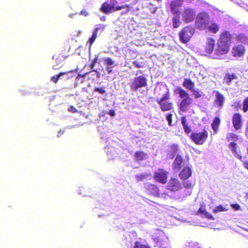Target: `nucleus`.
I'll list each match as a JSON object with an SVG mask.
<instances>
[{
  "label": "nucleus",
  "instance_id": "45",
  "mask_svg": "<svg viewBox=\"0 0 248 248\" xmlns=\"http://www.w3.org/2000/svg\"><path fill=\"white\" fill-rule=\"evenodd\" d=\"M68 72H70V74L64 75L67 76L68 78H72L75 77L74 74L76 73V72L74 70L68 71Z\"/></svg>",
  "mask_w": 248,
  "mask_h": 248
},
{
  "label": "nucleus",
  "instance_id": "33",
  "mask_svg": "<svg viewBox=\"0 0 248 248\" xmlns=\"http://www.w3.org/2000/svg\"><path fill=\"white\" fill-rule=\"evenodd\" d=\"M181 22L180 20L179 15H177L172 18V26L174 28H177L180 27Z\"/></svg>",
  "mask_w": 248,
  "mask_h": 248
},
{
  "label": "nucleus",
  "instance_id": "41",
  "mask_svg": "<svg viewBox=\"0 0 248 248\" xmlns=\"http://www.w3.org/2000/svg\"><path fill=\"white\" fill-rule=\"evenodd\" d=\"M104 64L107 65H114V61L110 57H108L104 60Z\"/></svg>",
  "mask_w": 248,
  "mask_h": 248
},
{
  "label": "nucleus",
  "instance_id": "40",
  "mask_svg": "<svg viewBox=\"0 0 248 248\" xmlns=\"http://www.w3.org/2000/svg\"><path fill=\"white\" fill-rule=\"evenodd\" d=\"M226 211V209L222 205H219L216 207L213 210L214 213Z\"/></svg>",
  "mask_w": 248,
  "mask_h": 248
},
{
  "label": "nucleus",
  "instance_id": "49",
  "mask_svg": "<svg viewBox=\"0 0 248 248\" xmlns=\"http://www.w3.org/2000/svg\"><path fill=\"white\" fill-rule=\"evenodd\" d=\"M68 110L69 112H71L72 113H75V112H77V111H78L77 109H76V108L73 106H70V107L68 108Z\"/></svg>",
  "mask_w": 248,
  "mask_h": 248
},
{
  "label": "nucleus",
  "instance_id": "27",
  "mask_svg": "<svg viewBox=\"0 0 248 248\" xmlns=\"http://www.w3.org/2000/svg\"><path fill=\"white\" fill-rule=\"evenodd\" d=\"M219 26L217 23H212L210 24H209L206 30H208L210 32L216 34L219 31Z\"/></svg>",
  "mask_w": 248,
  "mask_h": 248
},
{
  "label": "nucleus",
  "instance_id": "24",
  "mask_svg": "<svg viewBox=\"0 0 248 248\" xmlns=\"http://www.w3.org/2000/svg\"><path fill=\"white\" fill-rule=\"evenodd\" d=\"M148 157L147 153L143 151H136L135 153V159L139 162L146 159Z\"/></svg>",
  "mask_w": 248,
  "mask_h": 248
},
{
  "label": "nucleus",
  "instance_id": "28",
  "mask_svg": "<svg viewBox=\"0 0 248 248\" xmlns=\"http://www.w3.org/2000/svg\"><path fill=\"white\" fill-rule=\"evenodd\" d=\"M183 86L187 90L190 91L192 90L195 86L194 82L190 78H185L183 83Z\"/></svg>",
  "mask_w": 248,
  "mask_h": 248
},
{
  "label": "nucleus",
  "instance_id": "54",
  "mask_svg": "<svg viewBox=\"0 0 248 248\" xmlns=\"http://www.w3.org/2000/svg\"><path fill=\"white\" fill-rule=\"evenodd\" d=\"M108 114H109L111 116H114L115 115V110L114 109H110L109 110Z\"/></svg>",
  "mask_w": 248,
  "mask_h": 248
},
{
  "label": "nucleus",
  "instance_id": "26",
  "mask_svg": "<svg viewBox=\"0 0 248 248\" xmlns=\"http://www.w3.org/2000/svg\"><path fill=\"white\" fill-rule=\"evenodd\" d=\"M220 124V119L218 117H215L211 124L212 128L215 133H217L218 132Z\"/></svg>",
  "mask_w": 248,
  "mask_h": 248
},
{
  "label": "nucleus",
  "instance_id": "36",
  "mask_svg": "<svg viewBox=\"0 0 248 248\" xmlns=\"http://www.w3.org/2000/svg\"><path fill=\"white\" fill-rule=\"evenodd\" d=\"M237 41L241 42H245L247 40V36L244 34H239L236 36Z\"/></svg>",
  "mask_w": 248,
  "mask_h": 248
},
{
  "label": "nucleus",
  "instance_id": "21",
  "mask_svg": "<svg viewBox=\"0 0 248 248\" xmlns=\"http://www.w3.org/2000/svg\"><path fill=\"white\" fill-rule=\"evenodd\" d=\"M106 27V25H100L98 27H96L93 30V34L92 36L89 38V42L90 43V46L92 45L93 42L95 41L96 38L97 36V33L99 31H103Z\"/></svg>",
  "mask_w": 248,
  "mask_h": 248
},
{
  "label": "nucleus",
  "instance_id": "60",
  "mask_svg": "<svg viewBox=\"0 0 248 248\" xmlns=\"http://www.w3.org/2000/svg\"><path fill=\"white\" fill-rule=\"evenodd\" d=\"M157 1H161V0H156Z\"/></svg>",
  "mask_w": 248,
  "mask_h": 248
},
{
  "label": "nucleus",
  "instance_id": "13",
  "mask_svg": "<svg viewBox=\"0 0 248 248\" xmlns=\"http://www.w3.org/2000/svg\"><path fill=\"white\" fill-rule=\"evenodd\" d=\"M232 123L236 130L238 131L241 129L242 126V115L239 113H234L232 116Z\"/></svg>",
  "mask_w": 248,
  "mask_h": 248
},
{
  "label": "nucleus",
  "instance_id": "1",
  "mask_svg": "<svg viewBox=\"0 0 248 248\" xmlns=\"http://www.w3.org/2000/svg\"><path fill=\"white\" fill-rule=\"evenodd\" d=\"M156 95V102L160 106L161 110L163 112L170 111L173 108V104L169 102L170 99V92L168 89L162 87H157L155 90Z\"/></svg>",
  "mask_w": 248,
  "mask_h": 248
},
{
  "label": "nucleus",
  "instance_id": "12",
  "mask_svg": "<svg viewBox=\"0 0 248 248\" xmlns=\"http://www.w3.org/2000/svg\"><path fill=\"white\" fill-rule=\"evenodd\" d=\"M246 49L243 45H235L232 49V55L234 57H241L244 55Z\"/></svg>",
  "mask_w": 248,
  "mask_h": 248
},
{
  "label": "nucleus",
  "instance_id": "58",
  "mask_svg": "<svg viewBox=\"0 0 248 248\" xmlns=\"http://www.w3.org/2000/svg\"><path fill=\"white\" fill-rule=\"evenodd\" d=\"M246 132L248 133V124H247L246 127Z\"/></svg>",
  "mask_w": 248,
  "mask_h": 248
},
{
  "label": "nucleus",
  "instance_id": "17",
  "mask_svg": "<svg viewBox=\"0 0 248 248\" xmlns=\"http://www.w3.org/2000/svg\"><path fill=\"white\" fill-rule=\"evenodd\" d=\"M146 189L147 190L148 194L152 195L155 197L160 196V190L158 186L153 184H148L146 186Z\"/></svg>",
  "mask_w": 248,
  "mask_h": 248
},
{
  "label": "nucleus",
  "instance_id": "42",
  "mask_svg": "<svg viewBox=\"0 0 248 248\" xmlns=\"http://www.w3.org/2000/svg\"><path fill=\"white\" fill-rule=\"evenodd\" d=\"M170 150L173 153H176L178 151L179 147L177 144H173L170 146Z\"/></svg>",
  "mask_w": 248,
  "mask_h": 248
},
{
  "label": "nucleus",
  "instance_id": "31",
  "mask_svg": "<svg viewBox=\"0 0 248 248\" xmlns=\"http://www.w3.org/2000/svg\"><path fill=\"white\" fill-rule=\"evenodd\" d=\"M70 74V72H60L58 75H55L51 78V81L55 83H56L59 79H60L61 76H63L65 74Z\"/></svg>",
  "mask_w": 248,
  "mask_h": 248
},
{
  "label": "nucleus",
  "instance_id": "37",
  "mask_svg": "<svg viewBox=\"0 0 248 248\" xmlns=\"http://www.w3.org/2000/svg\"><path fill=\"white\" fill-rule=\"evenodd\" d=\"M190 91L193 93V95H194L195 98H199L202 96L201 92L198 90H195L194 88H193Z\"/></svg>",
  "mask_w": 248,
  "mask_h": 248
},
{
  "label": "nucleus",
  "instance_id": "39",
  "mask_svg": "<svg viewBox=\"0 0 248 248\" xmlns=\"http://www.w3.org/2000/svg\"><path fill=\"white\" fill-rule=\"evenodd\" d=\"M172 117H173V114L171 113H169L167 114V115L166 116V119L168 122V124L169 126H170L173 125V124H172Z\"/></svg>",
  "mask_w": 248,
  "mask_h": 248
},
{
  "label": "nucleus",
  "instance_id": "5",
  "mask_svg": "<svg viewBox=\"0 0 248 248\" xmlns=\"http://www.w3.org/2000/svg\"><path fill=\"white\" fill-rule=\"evenodd\" d=\"M209 137L208 131L203 129L200 131L192 132L190 136V139L197 145H202L207 141Z\"/></svg>",
  "mask_w": 248,
  "mask_h": 248
},
{
  "label": "nucleus",
  "instance_id": "14",
  "mask_svg": "<svg viewBox=\"0 0 248 248\" xmlns=\"http://www.w3.org/2000/svg\"><path fill=\"white\" fill-rule=\"evenodd\" d=\"M232 35L228 31H223L219 35L218 40L231 45L232 43Z\"/></svg>",
  "mask_w": 248,
  "mask_h": 248
},
{
  "label": "nucleus",
  "instance_id": "18",
  "mask_svg": "<svg viewBox=\"0 0 248 248\" xmlns=\"http://www.w3.org/2000/svg\"><path fill=\"white\" fill-rule=\"evenodd\" d=\"M215 44V40L214 39L211 37L207 38L205 46V52L208 54H211L214 50Z\"/></svg>",
  "mask_w": 248,
  "mask_h": 248
},
{
  "label": "nucleus",
  "instance_id": "56",
  "mask_svg": "<svg viewBox=\"0 0 248 248\" xmlns=\"http://www.w3.org/2000/svg\"><path fill=\"white\" fill-rule=\"evenodd\" d=\"M64 132V130H60L58 131L57 136L58 137H61Z\"/></svg>",
  "mask_w": 248,
  "mask_h": 248
},
{
  "label": "nucleus",
  "instance_id": "2",
  "mask_svg": "<svg viewBox=\"0 0 248 248\" xmlns=\"http://www.w3.org/2000/svg\"><path fill=\"white\" fill-rule=\"evenodd\" d=\"M174 92L178 94L179 97L182 99L178 105L179 110L183 112H187L193 103V99L190 97L187 91L180 87H177Z\"/></svg>",
  "mask_w": 248,
  "mask_h": 248
},
{
  "label": "nucleus",
  "instance_id": "32",
  "mask_svg": "<svg viewBox=\"0 0 248 248\" xmlns=\"http://www.w3.org/2000/svg\"><path fill=\"white\" fill-rule=\"evenodd\" d=\"M87 74V73H85L83 75L78 74L76 77V81L75 83V86H77L78 84L83 83L85 81V77Z\"/></svg>",
  "mask_w": 248,
  "mask_h": 248
},
{
  "label": "nucleus",
  "instance_id": "7",
  "mask_svg": "<svg viewBox=\"0 0 248 248\" xmlns=\"http://www.w3.org/2000/svg\"><path fill=\"white\" fill-rule=\"evenodd\" d=\"M147 85V79L143 76H139L134 78L133 81L130 84L131 91L136 92L139 89L144 87Z\"/></svg>",
  "mask_w": 248,
  "mask_h": 248
},
{
  "label": "nucleus",
  "instance_id": "53",
  "mask_svg": "<svg viewBox=\"0 0 248 248\" xmlns=\"http://www.w3.org/2000/svg\"><path fill=\"white\" fill-rule=\"evenodd\" d=\"M145 178H146V175H141L140 176H137L138 180L139 181H143Z\"/></svg>",
  "mask_w": 248,
  "mask_h": 248
},
{
  "label": "nucleus",
  "instance_id": "47",
  "mask_svg": "<svg viewBox=\"0 0 248 248\" xmlns=\"http://www.w3.org/2000/svg\"><path fill=\"white\" fill-rule=\"evenodd\" d=\"M198 213H200L202 214H205L206 212L205 211V205H202L200 207V208L199 209V210L198 211Z\"/></svg>",
  "mask_w": 248,
  "mask_h": 248
},
{
  "label": "nucleus",
  "instance_id": "46",
  "mask_svg": "<svg viewBox=\"0 0 248 248\" xmlns=\"http://www.w3.org/2000/svg\"><path fill=\"white\" fill-rule=\"evenodd\" d=\"M204 215L205 217L209 219H211V220L215 219L214 217L210 213H209L208 212H206V213H205V214Z\"/></svg>",
  "mask_w": 248,
  "mask_h": 248
},
{
  "label": "nucleus",
  "instance_id": "34",
  "mask_svg": "<svg viewBox=\"0 0 248 248\" xmlns=\"http://www.w3.org/2000/svg\"><path fill=\"white\" fill-rule=\"evenodd\" d=\"M242 109L244 112H246L248 110V96L246 97L243 102Z\"/></svg>",
  "mask_w": 248,
  "mask_h": 248
},
{
  "label": "nucleus",
  "instance_id": "23",
  "mask_svg": "<svg viewBox=\"0 0 248 248\" xmlns=\"http://www.w3.org/2000/svg\"><path fill=\"white\" fill-rule=\"evenodd\" d=\"M62 56L55 55L53 57V59L55 60V64L53 65V68L54 70H58L62 66Z\"/></svg>",
  "mask_w": 248,
  "mask_h": 248
},
{
  "label": "nucleus",
  "instance_id": "51",
  "mask_svg": "<svg viewBox=\"0 0 248 248\" xmlns=\"http://www.w3.org/2000/svg\"><path fill=\"white\" fill-rule=\"evenodd\" d=\"M79 14L84 16H87L89 15V13L87 10L84 9L80 12Z\"/></svg>",
  "mask_w": 248,
  "mask_h": 248
},
{
  "label": "nucleus",
  "instance_id": "48",
  "mask_svg": "<svg viewBox=\"0 0 248 248\" xmlns=\"http://www.w3.org/2000/svg\"><path fill=\"white\" fill-rule=\"evenodd\" d=\"M97 61H98V57L97 56H95L93 58V61H92V63L91 64V67L92 68H93L94 67L95 63L97 62Z\"/></svg>",
  "mask_w": 248,
  "mask_h": 248
},
{
  "label": "nucleus",
  "instance_id": "38",
  "mask_svg": "<svg viewBox=\"0 0 248 248\" xmlns=\"http://www.w3.org/2000/svg\"><path fill=\"white\" fill-rule=\"evenodd\" d=\"M94 92H97L100 94H103L106 92L105 87H95L93 89Z\"/></svg>",
  "mask_w": 248,
  "mask_h": 248
},
{
  "label": "nucleus",
  "instance_id": "59",
  "mask_svg": "<svg viewBox=\"0 0 248 248\" xmlns=\"http://www.w3.org/2000/svg\"><path fill=\"white\" fill-rule=\"evenodd\" d=\"M247 153H248V147H247Z\"/></svg>",
  "mask_w": 248,
  "mask_h": 248
},
{
  "label": "nucleus",
  "instance_id": "35",
  "mask_svg": "<svg viewBox=\"0 0 248 248\" xmlns=\"http://www.w3.org/2000/svg\"><path fill=\"white\" fill-rule=\"evenodd\" d=\"M133 248H151L149 246L144 245L139 241H136L135 243Z\"/></svg>",
  "mask_w": 248,
  "mask_h": 248
},
{
  "label": "nucleus",
  "instance_id": "25",
  "mask_svg": "<svg viewBox=\"0 0 248 248\" xmlns=\"http://www.w3.org/2000/svg\"><path fill=\"white\" fill-rule=\"evenodd\" d=\"M183 159L180 155H177L173 163L174 170H180L182 167Z\"/></svg>",
  "mask_w": 248,
  "mask_h": 248
},
{
  "label": "nucleus",
  "instance_id": "6",
  "mask_svg": "<svg viewBox=\"0 0 248 248\" xmlns=\"http://www.w3.org/2000/svg\"><path fill=\"white\" fill-rule=\"evenodd\" d=\"M194 33V29L190 26H187L183 28L179 32L180 41L186 44L190 40Z\"/></svg>",
  "mask_w": 248,
  "mask_h": 248
},
{
  "label": "nucleus",
  "instance_id": "11",
  "mask_svg": "<svg viewBox=\"0 0 248 248\" xmlns=\"http://www.w3.org/2000/svg\"><path fill=\"white\" fill-rule=\"evenodd\" d=\"M195 12L192 9L185 8L182 14L183 20L186 23L191 22L195 19Z\"/></svg>",
  "mask_w": 248,
  "mask_h": 248
},
{
  "label": "nucleus",
  "instance_id": "8",
  "mask_svg": "<svg viewBox=\"0 0 248 248\" xmlns=\"http://www.w3.org/2000/svg\"><path fill=\"white\" fill-rule=\"evenodd\" d=\"M169 172L163 169H158L154 173V178L155 181L161 184H165L167 182Z\"/></svg>",
  "mask_w": 248,
  "mask_h": 248
},
{
  "label": "nucleus",
  "instance_id": "9",
  "mask_svg": "<svg viewBox=\"0 0 248 248\" xmlns=\"http://www.w3.org/2000/svg\"><path fill=\"white\" fill-rule=\"evenodd\" d=\"M230 45L217 40V47L215 51L217 55L226 54L229 51Z\"/></svg>",
  "mask_w": 248,
  "mask_h": 248
},
{
  "label": "nucleus",
  "instance_id": "22",
  "mask_svg": "<svg viewBox=\"0 0 248 248\" xmlns=\"http://www.w3.org/2000/svg\"><path fill=\"white\" fill-rule=\"evenodd\" d=\"M238 77L235 73H226L223 78V82L228 85H230L233 79H236Z\"/></svg>",
  "mask_w": 248,
  "mask_h": 248
},
{
  "label": "nucleus",
  "instance_id": "16",
  "mask_svg": "<svg viewBox=\"0 0 248 248\" xmlns=\"http://www.w3.org/2000/svg\"><path fill=\"white\" fill-rule=\"evenodd\" d=\"M214 93L216 95V98L214 101L215 106L220 108H222L225 102L224 95L218 91H214Z\"/></svg>",
  "mask_w": 248,
  "mask_h": 248
},
{
  "label": "nucleus",
  "instance_id": "44",
  "mask_svg": "<svg viewBox=\"0 0 248 248\" xmlns=\"http://www.w3.org/2000/svg\"><path fill=\"white\" fill-rule=\"evenodd\" d=\"M194 184L192 182L187 181L184 183V186L186 188H189L192 187Z\"/></svg>",
  "mask_w": 248,
  "mask_h": 248
},
{
  "label": "nucleus",
  "instance_id": "57",
  "mask_svg": "<svg viewBox=\"0 0 248 248\" xmlns=\"http://www.w3.org/2000/svg\"><path fill=\"white\" fill-rule=\"evenodd\" d=\"M107 71L108 72V73H111L112 72V70L111 69V67H107Z\"/></svg>",
  "mask_w": 248,
  "mask_h": 248
},
{
  "label": "nucleus",
  "instance_id": "15",
  "mask_svg": "<svg viewBox=\"0 0 248 248\" xmlns=\"http://www.w3.org/2000/svg\"><path fill=\"white\" fill-rule=\"evenodd\" d=\"M228 147L235 157L240 160H242L241 151L238 148V146L236 142H231L228 145Z\"/></svg>",
  "mask_w": 248,
  "mask_h": 248
},
{
  "label": "nucleus",
  "instance_id": "43",
  "mask_svg": "<svg viewBox=\"0 0 248 248\" xmlns=\"http://www.w3.org/2000/svg\"><path fill=\"white\" fill-rule=\"evenodd\" d=\"M133 64L136 68H142L144 66V63L142 62L138 61H134L133 62Z\"/></svg>",
  "mask_w": 248,
  "mask_h": 248
},
{
  "label": "nucleus",
  "instance_id": "3",
  "mask_svg": "<svg viewBox=\"0 0 248 248\" xmlns=\"http://www.w3.org/2000/svg\"><path fill=\"white\" fill-rule=\"evenodd\" d=\"M117 4L118 2L116 0H110L109 2H105L102 4L100 10L105 14H109L123 9L130 8L128 4L119 6L117 5Z\"/></svg>",
  "mask_w": 248,
  "mask_h": 248
},
{
  "label": "nucleus",
  "instance_id": "50",
  "mask_svg": "<svg viewBox=\"0 0 248 248\" xmlns=\"http://www.w3.org/2000/svg\"><path fill=\"white\" fill-rule=\"evenodd\" d=\"M235 108L238 109L241 106L240 102H235L232 105Z\"/></svg>",
  "mask_w": 248,
  "mask_h": 248
},
{
  "label": "nucleus",
  "instance_id": "29",
  "mask_svg": "<svg viewBox=\"0 0 248 248\" xmlns=\"http://www.w3.org/2000/svg\"><path fill=\"white\" fill-rule=\"evenodd\" d=\"M181 123L184 128L185 132L186 134H189L191 132L190 127L186 123V117L183 116L181 118Z\"/></svg>",
  "mask_w": 248,
  "mask_h": 248
},
{
  "label": "nucleus",
  "instance_id": "19",
  "mask_svg": "<svg viewBox=\"0 0 248 248\" xmlns=\"http://www.w3.org/2000/svg\"><path fill=\"white\" fill-rule=\"evenodd\" d=\"M182 3L178 0L171 1L170 4V7L171 12L173 15H179L180 12L179 7L181 6Z\"/></svg>",
  "mask_w": 248,
  "mask_h": 248
},
{
  "label": "nucleus",
  "instance_id": "4",
  "mask_svg": "<svg viewBox=\"0 0 248 248\" xmlns=\"http://www.w3.org/2000/svg\"><path fill=\"white\" fill-rule=\"evenodd\" d=\"M210 22V17L206 12H201L196 18L195 25L200 30H205Z\"/></svg>",
  "mask_w": 248,
  "mask_h": 248
},
{
  "label": "nucleus",
  "instance_id": "10",
  "mask_svg": "<svg viewBox=\"0 0 248 248\" xmlns=\"http://www.w3.org/2000/svg\"><path fill=\"white\" fill-rule=\"evenodd\" d=\"M182 188V184L176 178H171L167 185V189L171 192L178 191Z\"/></svg>",
  "mask_w": 248,
  "mask_h": 248
},
{
  "label": "nucleus",
  "instance_id": "30",
  "mask_svg": "<svg viewBox=\"0 0 248 248\" xmlns=\"http://www.w3.org/2000/svg\"><path fill=\"white\" fill-rule=\"evenodd\" d=\"M226 139L228 141L235 142L239 140L238 136L234 133H229L227 134Z\"/></svg>",
  "mask_w": 248,
  "mask_h": 248
},
{
  "label": "nucleus",
  "instance_id": "52",
  "mask_svg": "<svg viewBox=\"0 0 248 248\" xmlns=\"http://www.w3.org/2000/svg\"><path fill=\"white\" fill-rule=\"evenodd\" d=\"M232 207L235 210H238L240 208V206L239 204L237 203H234L231 205Z\"/></svg>",
  "mask_w": 248,
  "mask_h": 248
},
{
  "label": "nucleus",
  "instance_id": "20",
  "mask_svg": "<svg viewBox=\"0 0 248 248\" xmlns=\"http://www.w3.org/2000/svg\"><path fill=\"white\" fill-rule=\"evenodd\" d=\"M191 174V169L188 167H185L180 171L179 176L182 180H186L189 178Z\"/></svg>",
  "mask_w": 248,
  "mask_h": 248
},
{
  "label": "nucleus",
  "instance_id": "55",
  "mask_svg": "<svg viewBox=\"0 0 248 248\" xmlns=\"http://www.w3.org/2000/svg\"><path fill=\"white\" fill-rule=\"evenodd\" d=\"M244 167L247 170H248V161H244L243 162Z\"/></svg>",
  "mask_w": 248,
  "mask_h": 248
}]
</instances>
